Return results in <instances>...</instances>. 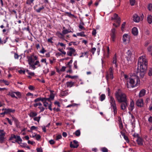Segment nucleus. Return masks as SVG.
I'll list each match as a JSON object with an SVG mask.
<instances>
[{
	"instance_id": "nucleus-1",
	"label": "nucleus",
	"mask_w": 152,
	"mask_h": 152,
	"mask_svg": "<svg viewBox=\"0 0 152 152\" xmlns=\"http://www.w3.org/2000/svg\"><path fill=\"white\" fill-rule=\"evenodd\" d=\"M28 61L30 66H40L39 62V61L35 60L38 59V56L35 55L34 53H33L30 56H27Z\"/></svg>"
},
{
	"instance_id": "nucleus-2",
	"label": "nucleus",
	"mask_w": 152,
	"mask_h": 152,
	"mask_svg": "<svg viewBox=\"0 0 152 152\" xmlns=\"http://www.w3.org/2000/svg\"><path fill=\"white\" fill-rule=\"evenodd\" d=\"M115 96L119 103H122L127 101L126 95L123 93L120 89H118V91H116Z\"/></svg>"
},
{
	"instance_id": "nucleus-3",
	"label": "nucleus",
	"mask_w": 152,
	"mask_h": 152,
	"mask_svg": "<svg viewBox=\"0 0 152 152\" xmlns=\"http://www.w3.org/2000/svg\"><path fill=\"white\" fill-rule=\"evenodd\" d=\"M140 81L139 78L137 76L134 77V78H129V82L130 84L127 83V87L128 88L134 87L137 84L140 82Z\"/></svg>"
},
{
	"instance_id": "nucleus-4",
	"label": "nucleus",
	"mask_w": 152,
	"mask_h": 152,
	"mask_svg": "<svg viewBox=\"0 0 152 152\" xmlns=\"http://www.w3.org/2000/svg\"><path fill=\"white\" fill-rule=\"evenodd\" d=\"M148 64L145 56H142L139 58L137 62L138 66H147Z\"/></svg>"
},
{
	"instance_id": "nucleus-5",
	"label": "nucleus",
	"mask_w": 152,
	"mask_h": 152,
	"mask_svg": "<svg viewBox=\"0 0 152 152\" xmlns=\"http://www.w3.org/2000/svg\"><path fill=\"white\" fill-rule=\"evenodd\" d=\"M106 77L107 81L110 79H113V69L112 67H110L109 71L107 72Z\"/></svg>"
},
{
	"instance_id": "nucleus-6",
	"label": "nucleus",
	"mask_w": 152,
	"mask_h": 152,
	"mask_svg": "<svg viewBox=\"0 0 152 152\" xmlns=\"http://www.w3.org/2000/svg\"><path fill=\"white\" fill-rule=\"evenodd\" d=\"M67 49L68 51L67 53V55L71 56L72 55L75 56V50L73 48L71 47H68L67 48Z\"/></svg>"
},
{
	"instance_id": "nucleus-7",
	"label": "nucleus",
	"mask_w": 152,
	"mask_h": 152,
	"mask_svg": "<svg viewBox=\"0 0 152 152\" xmlns=\"http://www.w3.org/2000/svg\"><path fill=\"white\" fill-rule=\"evenodd\" d=\"M112 64V66H118V62L117 61V57L116 54L113 57Z\"/></svg>"
},
{
	"instance_id": "nucleus-8",
	"label": "nucleus",
	"mask_w": 152,
	"mask_h": 152,
	"mask_svg": "<svg viewBox=\"0 0 152 152\" xmlns=\"http://www.w3.org/2000/svg\"><path fill=\"white\" fill-rule=\"evenodd\" d=\"M110 35L112 40L113 41H115V39L116 37L115 30L114 28L112 29L111 31Z\"/></svg>"
},
{
	"instance_id": "nucleus-9",
	"label": "nucleus",
	"mask_w": 152,
	"mask_h": 152,
	"mask_svg": "<svg viewBox=\"0 0 152 152\" xmlns=\"http://www.w3.org/2000/svg\"><path fill=\"white\" fill-rule=\"evenodd\" d=\"M111 20H116V23L119 24V25L120 24L121 19L120 17H118L117 14L115 13L114 14L113 17L111 18Z\"/></svg>"
},
{
	"instance_id": "nucleus-10",
	"label": "nucleus",
	"mask_w": 152,
	"mask_h": 152,
	"mask_svg": "<svg viewBox=\"0 0 152 152\" xmlns=\"http://www.w3.org/2000/svg\"><path fill=\"white\" fill-rule=\"evenodd\" d=\"M73 144L72 143V142H71L70 146L71 148H77L79 146L78 142L76 140L73 141Z\"/></svg>"
},
{
	"instance_id": "nucleus-11",
	"label": "nucleus",
	"mask_w": 152,
	"mask_h": 152,
	"mask_svg": "<svg viewBox=\"0 0 152 152\" xmlns=\"http://www.w3.org/2000/svg\"><path fill=\"white\" fill-rule=\"evenodd\" d=\"M147 67H137V69L139 72V70L140 71V74L144 76V72L146 69Z\"/></svg>"
},
{
	"instance_id": "nucleus-12",
	"label": "nucleus",
	"mask_w": 152,
	"mask_h": 152,
	"mask_svg": "<svg viewBox=\"0 0 152 152\" xmlns=\"http://www.w3.org/2000/svg\"><path fill=\"white\" fill-rule=\"evenodd\" d=\"M132 49L131 50H128L127 52L126 53L127 55V57H126V59L127 61H129L131 60V56H132Z\"/></svg>"
},
{
	"instance_id": "nucleus-13",
	"label": "nucleus",
	"mask_w": 152,
	"mask_h": 152,
	"mask_svg": "<svg viewBox=\"0 0 152 152\" xmlns=\"http://www.w3.org/2000/svg\"><path fill=\"white\" fill-rule=\"evenodd\" d=\"M121 104V110H124L128 106V102L127 101L125 102H123Z\"/></svg>"
},
{
	"instance_id": "nucleus-14",
	"label": "nucleus",
	"mask_w": 152,
	"mask_h": 152,
	"mask_svg": "<svg viewBox=\"0 0 152 152\" xmlns=\"http://www.w3.org/2000/svg\"><path fill=\"white\" fill-rule=\"evenodd\" d=\"M137 105L139 107H142L143 105V101L142 99L137 100L136 103Z\"/></svg>"
},
{
	"instance_id": "nucleus-15",
	"label": "nucleus",
	"mask_w": 152,
	"mask_h": 152,
	"mask_svg": "<svg viewBox=\"0 0 152 152\" xmlns=\"http://www.w3.org/2000/svg\"><path fill=\"white\" fill-rule=\"evenodd\" d=\"M12 118L16 125V127L17 128H20V122L15 117H12Z\"/></svg>"
},
{
	"instance_id": "nucleus-16",
	"label": "nucleus",
	"mask_w": 152,
	"mask_h": 152,
	"mask_svg": "<svg viewBox=\"0 0 152 152\" xmlns=\"http://www.w3.org/2000/svg\"><path fill=\"white\" fill-rule=\"evenodd\" d=\"M15 109L5 108L4 111V113L6 114H9L11 113H14L15 112Z\"/></svg>"
},
{
	"instance_id": "nucleus-17",
	"label": "nucleus",
	"mask_w": 152,
	"mask_h": 152,
	"mask_svg": "<svg viewBox=\"0 0 152 152\" xmlns=\"http://www.w3.org/2000/svg\"><path fill=\"white\" fill-rule=\"evenodd\" d=\"M133 20L135 22H138L140 21V18L137 14H134L133 16Z\"/></svg>"
},
{
	"instance_id": "nucleus-18",
	"label": "nucleus",
	"mask_w": 152,
	"mask_h": 152,
	"mask_svg": "<svg viewBox=\"0 0 152 152\" xmlns=\"http://www.w3.org/2000/svg\"><path fill=\"white\" fill-rule=\"evenodd\" d=\"M132 33L134 35H137L138 34V31L137 28L136 27H133L132 29Z\"/></svg>"
},
{
	"instance_id": "nucleus-19",
	"label": "nucleus",
	"mask_w": 152,
	"mask_h": 152,
	"mask_svg": "<svg viewBox=\"0 0 152 152\" xmlns=\"http://www.w3.org/2000/svg\"><path fill=\"white\" fill-rule=\"evenodd\" d=\"M37 7V5H36L34 6V10H35L36 12L37 13H39L44 8V7L43 6H42L41 7L39 8V9H36V8Z\"/></svg>"
},
{
	"instance_id": "nucleus-20",
	"label": "nucleus",
	"mask_w": 152,
	"mask_h": 152,
	"mask_svg": "<svg viewBox=\"0 0 152 152\" xmlns=\"http://www.w3.org/2000/svg\"><path fill=\"white\" fill-rule=\"evenodd\" d=\"M134 108V103L133 100L130 102V107L129 108V110L130 111H132Z\"/></svg>"
},
{
	"instance_id": "nucleus-21",
	"label": "nucleus",
	"mask_w": 152,
	"mask_h": 152,
	"mask_svg": "<svg viewBox=\"0 0 152 152\" xmlns=\"http://www.w3.org/2000/svg\"><path fill=\"white\" fill-rule=\"evenodd\" d=\"M136 141L137 142V144L139 145H143V140L140 137L138 138L137 139Z\"/></svg>"
},
{
	"instance_id": "nucleus-22",
	"label": "nucleus",
	"mask_w": 152,
	"mask_h": 152,
	"mask_svg": "<svg viewBox=\"0 0 152 152\" xmlns=\"http://www.w3.org/2000/svg\"><path fill=\"white\" fill-rule=\"evenodd\" d=\"M66 67H62L61 69L59 70L58 67H56V72L60 74L61 72H64L65 70V69Z\"/></svg>"
},
{
	"instance_id": "nucleus-23",
	"label": "nucleus",
	"mask_w": 152,
	"mask_h": 152,
	"mask_svg": "<svg viewBox=\"0 0 152 152\" xmlns=\"http://www.w3.org/2000/svg\"><path fill=\"white\" fill-rule=\"evenodd\" d=\"M75 84V83L72 81L68 82L66 83V85L67 87L71 88Z\"/></svg>"
},
{
	"instance_id": "nucleus-24",
	"label": "nucleus",
	"mask_w": 152,
	"mask_h": 152,
	"mask_svg": "<svg viewBox=\"0 0 152 152\" xmlns=\"http://www.w3.org/2000/svg\"><path fill=\"white\" fill-rule=\"evenodd\" d=\"M147 20L149 24H151L152 23V16L151 15H148L147 16Z\"/></svg>"
},
{
	"instance_id": "nucleus-25",
	"label": "nucleus",
	"mask_w": 152,
	"mask_h": 152,
	"mask_svg": "<svg viewBox=\"0 0 152 152\" xmlns=\"http://www.w3.org/2000/svg\"><path fill=\"white\" fill-rule=\"evenodd\" d=\"M37 115V113L35 112H31L30 113L29 115L30 117L33 118L36 116Z\"/></svg>"
},
{
	"instance_id": "nucleus-26",
	"label": "nucleus",
	"mask_w": 152,
	"mask_h": 152,
	"mask_svg": "<svg viewBox=\"0 0 152 152\" xmlns=\"http://www.w3.org/2000/svg\"><path fill=\"white\" fill-rule=\"evenodd\" d=\"M145 89H142L141 90L139 94L140 97H141L144 96L145 94Z\"/></svg>"
},
{
	"instance_id": "nucleus-27",
	"label": "nucleus",
	"mask_w": 152,
	"mask_h": 152,
	"mask_svg": "<svg viewBox=\"0 0 152 152\" xmlns=\"http://www.w3.org/2000/svg\"><path fill=\"white\" fill-rule=\"evenodd\" d=\"M128 38H129L128 34H124L123 37V42H126Z\"/></svg>"
},
{
	"instance_id": "nucleus-28",
	"label": "nucleus",
	"mask_w": 152,
	"mask_h": 152,
	"mask_svg": "<svg viewBox=\"0 0 152 152\" xmlns=\"http://www.w3.org/2000/svg\"><path fill=\"white\" fill-rule=\"evenodd\" d=\"M110 105L112 104H115V101L114 99V98L112 96H110Z\"/></svg>"
},
{
	"instance_id": "nucleus-29",
	"label": "nucleus",
	"mask_w": 152,
	"mask_h": 152,
	"mask_svg": "<svg viewBox=\"0 0 152 152\" xmlns=\"http://www.w3.org/2000/svg\"><path fill=\"white\" fill-rule=\"evenodd\" d=\"M57 36L60 38L64 39V36L62 33L59 32H58L57 33Z\"/></svg>"
},
{
	"instance_id": "nucleus-30",
	"label": "nucleus",
	"mask_w": 152,
	"mask_h": 152,
	"mask_svg": "<svg viewBox=\"0 0 152 152\" xmlns=\"http://www.w3.org/2000/svg\"><path fill=\"white\" fill-rule=\"evenodd\" d=\"M34 0H26V4L29 6H31L32 4H33V2Z\"/></svg>"
},
{
	"instance_id": "nucleus-31",
	"label": "nucleus",
	"mask_w": 152,
	"mask_h": 152,
	"mask_svg": "<svg viewBox=\"0 0 152 152\" xmlns=\"http://www.w3.org/2000/svg\"><path fill=\"white\" fill-rule=\"evenodd\" d=\"M73 134H75L77 137H79L80 135V130L79 129L77 130L74 132Z\"/></svg>"
},
{
	"instance_id": "nucleus-32",
	"label": "nucleus",
	"mask_w": 152,
	"mask_h": 152,
	"mask_svg": "<svg viewBox=\"0 0 152 152\" xmlns=\"http://www.w3.org/2000/svg\"><path fill=\"white\" fill-rule=\"evenodd\" d=\"M66 13L67 15L70 18H72V17L75 18L76 19L77 18V17L74 15L72 14L71 12H66Z\"/></svg>"
},
{
	"instance_id": "nucleus-33",
	"label": "nucleus",
	"mask_w": 152,
	"mask_h": 152,
	"mask_svg": "<svg viewBox=\"0 0 152 152\" xmlns=\"http://www.w3.org/2000/svg\"><path fill=\"white\" fill-rule=\"evenodd\" d=\"M16 139L15 141V142H18V143L20 144V143H19V142H21L22 141V140L20 137L19 136H17Z\"/></svg>"
},
{
	"instance_id": "nucleus-34",
	"label": "nucleus",
	"mask_w": 152,
	"mask_h": 152,
	"mask_svg": "<svg viewBox=\"0 0 152 152\" xmlns=\"http://www.w3.org/2000/svg\"><path fill=\"white\" fill-rule=\"evenodd\" d=\"M0 82L1 83H4L7 86L9 85L10 84V83L8 81L4 80H0Z\"/></svg>"
},
{
	"instance_id": "nucleus-35",
	"label": "nucleus",
	"mask_w": 152,
	"mask_h": 152,
	"mask_svg": "<svg viewBox=\"0 0 152 152\" xmlns=\"http://www.w3.org/2000/svg\"><path fill=\"white\" fill-rule=\"evenodd\" d=\"M71 32V30L69 29H64L63 30L62 32L63 34H68V33L70 32Z\"/></svg>"
},
{
	"instance_id": "nucleus-36",
	"label": "nucleus",
	"mask_w": 152,
	"mask_h": 152,
	"mask_svg": "<svg viewBox=\"0 0 152 152\" xmlns=\"http://www.w3.org/2000/svg\"><path fill=\"white\" fill-rule=\"evenodd\" d=\"M147 50L149 53L152 56V47L151 46H149L147 48Z\"/></svg>"
},
{
	"instance_id": "nucleus-37",
	"label": "nucleus",
	"mask_w": 152,
	"mask_h": 152,
	"mask_svg": "<svg viewBox=\"0 0 152 152\" xmlns=\"http://www.w3.org/2000/svg\"><path fill=\"white\" fill-rule=\"evenodd\" d=\"M105 99V95L104 94H102L100 97L99 99L101 101H103Z\"/></svg>"
},
{
	"instance_id": "nucleus-38",
	"label": "nucleus",
	"mask_w": 152,
	"mask_h": 152,
	"mask_svg": "<svg viewBox=\"0 0 152 152\" xmlns=\"http://www.w3.org/2000/svg\"><path fill=\"white\" fill-rule=\"evenodd\" d=\"M5 133L4 132L3 130H0V136L4 137L5 136Z\"/></svg>"
},
{
	"instance_id": "nucleus-39",
	"label": "nucleus",
	"mask_w": 152,
	"mask_h": 152,
	"mask_svg": "<svg viewBox=\"0 0 152 152\" xmlns=\"http://www.w3.org/2000/svg\"><path fill=\"white\" fill-rule=\"evenodd\" d=\"M77 76H71L68 75H67L65 76V77L66 78L69 77L72 79H75V78H77Z\"/></svg>"
},
{
	"instance_id": "nucleus-40",
	"label": "nucleus",
	"mask_w": 152,
	"mask_h": 152,
	"mask_svg": "<svg viewBox=\"0 0 152 152\" xmlns=\"http://www.w3.org/2000/svg\"><path fill=\"white\" fill-rule=\"evenodd\" d=\"M77 35L78 36H80L81 37H85L86 35L84 34V32H82L80 33H78L77 34Z\"/></svg>"
},
{
	"instance_id": "nucleus-41",
	"label": "nucleus",
	"mask_w": 152,
	"mask_h": 152,
	"mask_svg": "<svg viewBox=\"0 0 152 152\" xmlns=\"http://www.w3.org/2000/svg\"><path fill=\"white\" fill-rule=\"evenodd\" d=\"M148 75L149 76H152V67H150L149 69Z\"/></svg>"
},
{
	"instance_id": "nucleus-42",
	"label": "nucleus",
	"mask_w": 152,
	"mask_h": 152,
	"mask_svg": "<svg viewBox=\"0 0 152 152\" xmlns=\"http://www.w3.org/2000/svg\"><path fill=\"white\" fill-rule=\"evenodd\" d=\"M118 121L120 123V124H119L120 127V128H121V127H123V124H122V123L121 118L119 116L118 117Z\"/></svg>"
},
{
	"instance_id": "nucleus-43",
	"label": "nucleus",
	"mask_w": 152,
	"mask_h": 152,
	"mask_svg": "<svg viewBox=\"0 0 152 152\" xmlns=\"http://www.w3.org/2000/svg\"><path fill=\"white\" fill-rule=\"evenodd\" d=\"M101 150L102 152H108V150L106 147H102L101 148Z\"/></svg>"
},
{
	"instance_id": "nucleus-44",
	"label": "nucleus",
	"mask_w": 152,
	"mask_h": 152,
	"mask_svg": "<svg viewBox=\"0 0 152 152\" xmlns=\"http://www.w3.org/2000/svg\"><path fill=\"white\" fill-rule=\"evenodd\" d=\"M148 10L151 11L152 12V4H149L148 6Z\"/></svg>"
},
{
	"instance_id": "nucleus-45",
	"label": "nucleus",
	"mask_w": 152,
	"mask_h": 152,
	"mask_svg": "<svg viewBox=\"0 0 152 152\" xmlns=\"http://www.w3.org/2000/svg\"><path fill=\"white\" fill-rule=\"evenodd\" d=\"M17 136L14 134H12L11 135V137L10 138V140H12L13 139H16Z\"/></svg>"
},
{
	"instance_id": "nucleus-46",
	"label": "nucleus",
	"mask_w": 152,
	"mask_h": 152,
	"mask_svg": "<svg viewBox=\"0 0 152 152\" xmlns=\"http://www.w3.org/2000/svg\"><path fill=\"white\" fill-rule=\"evenodd\" d=\"M14 93L15 94L18 96L19 98H20L21 97V95L20 93L19 92H14Z\"/></svg>"
},
{
	"instance_id": "nucleus-47",
	"label": "nucleus",
	"mask_w": 152,
	"mask_h": 152,
	"mask_svg": "<svg viewBox=\"0 0 152 152\" xmlns=\"http://www.w3.org/2000/svg\"><path fill=\"white\" fill-rule=\"evenodd\" d=\"M58 45H60L61 47H64V49H65V47H66V45L63 44V43H61V42H58Z\"/></svg>"
},
{
	"instance_id": "nucleus-48",
	"label": "nucleus",
	"mask_w": 152,
	"mask_h": 152,
	"mask_svg": "<svg viewBox=\"0 0 152 152\" xmlns=\"http://www.w3.org/2000/svg\"><path fill=\"white\" fill-rule=\"evenodd\" d=\"M14 92L12 93H9L8 95H10L11 96V97L12 98H15L16 99H18V98L17 97L15 96V94H14Z\"/></svg>"
},
{
	"instance_id": "nucleus-49",
	"label": "nucleus",
	"mask_w": 152,
	"mask_h": 152,
	"mask_svg": "<svg viewBox=\"0 0 152 152\" xmlns=\"http://www.w3.org/2000/svg\"><path fill=\"white\" fill-rule=\"evenodd\" d=\"M133 136L134 137L136 138L137 139L140 137V135L136 133H134L133 134Z\"/></svg>"
},
{
	"instance_id": "nucleus-50",
	"label": "nucleus",
	"mask_w": 152,
	"mask_h": 152,
	"mask_svg": "<svg viewBox=\"0 0 152 152\" xmlns=\"http://www.w3.org/2000/svg\"><path fill=\"white\" fill-rule=\"evenodd\" d=\"M87 54H88V52H86L84 53H81V55L80 56V57L81 58L83 57L84 56H86Z\"/></svg>"
},
{
	"instance_id": "nucleus-51",
	"label": "nucleus",
	"mask_w": 152,
	"mask_h": 152,
	"mask_svg": "<svg viewBox=\"0 0 152 152\" xmlns=\"http://www.w3.org/2000/svg\"><path fill=\"white\" fill-rule=\"evenodd\" d=\"M38 108L40 110L39 112L40 113L42 112L45 109V108L44 107L41 106L39 107Z\"/></svg>"
},
{
	"instance_id": "nucleus-52",
	"label": "nucleus",
	"mask_w": 152,
	"mask_h": 152,
	"mask_svg": "<svg viewBox=\"0 0 152 152\" xmlns=\"http://www.w3.org/2000/svg\"><path fill=\"white\" fill-rule=\"evenodd\" d=\"M37 128V127H35L34 126H31L30 129V131H28L29 132H31V131L36 129Z\"/></svg>"
},
{
	"instance_id": "nucleus-53",
	"label": "nucleus",
	"mask_w": 152,
	"mask_h": 152,
	"mask_svg": "<svg viewBox=\"0 0 152 152\" xmlns=\"http://www.w3.org/2000/svg\"><path fill=\"white\" fill-rule=\"evenodd\" d=\"M28 88L29 90H31V91H33L35 89V88L32 86V85H30L28 87Z\"/></svg>"
},
{
	"instance_id": "nucleus-54",
	"label": "nucleus",
	"mask_w": 152,
	"mask_h": 152,
	"mask_svg": "<svg viewBox=\"0 0 152 152\" xmlns=\"http://www.w3.org/2000/svg\"><path fill=\"white\" fill-rule=\"evenodd\" d=\"M129 2L132 6H133L135 3V0H130Z\"/></svg>"
},
{
	"instance_id": "nucleus-55",
	"label": "nucleus",
	"mask_w": 152,
	"mask_h": 152,
	"mask_svg": "<svg viewBox=\"0 0 152 152\" xmlns=\"http://www.w3.org/2000/svg\"><path fill=\"white\" fill-rule=\"evenodd\" d=\"M68 94V93L66 92V91H64L61 93V95L63 96H67Z\"/></svg>"
},
{
	"instance_id": "nucleus-56",
	"label": "nucleus",
	"mask_w": 152,
	"mask_h": 152,
	"mask_svg": "<svg viewBox=\"0 0 152 152\" xmlns=\"http://www.w3.org/2000/svg\"><path fill=\"white\" fill-rule=\"evenodd\" d=\"M96 49L95 48H93L91 50V52L94 54L96 51Z\"/></svg>"
},
{
	"instance_id": "nucleus-57",
	"label": "nucleus",
	"mask_w": 152,
	"mask_h": 152,
	"mask_svg": "<svg viewBox=\"0 0 152 152\" xmlns=\"http://www.w3.org/2000/svg\"><path fill=\"white\" fill-rule=\"evenodd\" d=\"M20 144H21V145H20V146L23 148L26 147V146L27 145V144L26 143H20Z\"/></svg>"
},
{
	"instance_id": "nucleus-58",
	"label": "nucleus",
	"mask_w": 152,
	"mask_h": 152,
	"mask_svg": "<svg viewBox=\"0 0 152 152\" xmlns=\"http://www.w3.org/2000/svg\"><path fill=\"white\" fill-rule=\"evenodd\" d=\"M122 135L124 136V139L127 142H128L129 141L128 137L127 136H126L124 134L123 135L122 134Z\"/></svg>"
},
{
	"instance_id": "nucleus-59",
	"label": "nucleus",
	"mask_w": 152,
	"mask_h": 152,
	"mask_svg": "<svg viewBox=\"0 0 152 152\" xmlns=\"http://www.w3.org/2000/svg\"><path fill=\"white\" fill-rule=\"evenodd\" d=\"M54 97L55 96L54 94H50L49 98H50L51 100H52L54 99Z\"/></svg>"
},
{
	"instance_id": "nucleus-60",
	"label": "nucleus",
	"mask_w": 152,
	"mask_h": 152,
	"mask_svg": "<svg viewBox=\"0 0 152 152\" xmlns=\"http://www.w3.org/2000/svg\"><path fill=\"white\" fill-rule=\"evenodd\" d=\"M35 136H36V139L37 140H39L41 138V136L39 134L35 135Z\"/></svg>"
},
{
	"instance_id": "nucleus-61",
	"label": "nucleus",
	"mask_w": 152,
	"mask_h": 152,
	"mask_svg": "<svg viewBox=\"0 0 152 152\" xmlns=\"http://www.w3.org/2000/svg\"><path fill=\"white\" fill-rule=\"evenodd\" d=\"M62 138V136L61 134H58L56 137V140H58L59 139H61Z\"/></svg>"
},
{
	"instance_id": "nucleus-62",
	"label": "nucleus",
	"mask_w": 152,
	"mask_h": 152,
	"mask_svg": "<svg viewBox=\"0 0 152 152\" xmlns=\"http://www.w3.org/2000/svg\"><path fill=\"white\" fill-rule=\"evenodd\" d=\"M41 97L38 98L34 100V102H37L40 101Z\"/></svg>"
},
{
	"instance_id": "nucleus-63",
	"label": "nucleus",
	"mask_w": 152,
	"mask_h": 152,
	"mask_svg": "<svg viewBox=\"0 0 152 152\" xmlns=\"http://www.w3.org/2000/svg\"><path fill=\"white\" fill-rule=\"evenodd\" d=\"M6 119L7 120V121H8L9 124L10 125H12V122L11 121L10 119L8 118H6Z\"/></svg>"
},
{
	"instance_id": "nucleus-64",
	"label": "nucleus",
	"mask_w": 152,
	"mask_h": 152,
	"mask_svg": "<svg viewBox=\"0 0 152 152\" xmlns=\"http://www.w3.org/2000/svg\"><path fill=\"white\" fill-rule=\"evenodd\" d=\"M148 121L150 123H152V116H150L148 118Z\"/></svg>"
}]
</instances>
